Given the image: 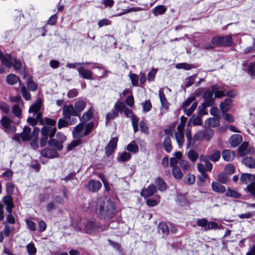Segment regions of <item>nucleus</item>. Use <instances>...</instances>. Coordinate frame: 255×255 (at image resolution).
Masks as SVG:
<instances>
[{"label":"nucleus","mask_w":255,"mask_h":255,"mask_svg":"<svg viewBox=\"0 0 255 255\" xmlns=\"http://www.w3.org/2000/svg\"><path fill=\"white\" fill-rule=\"evenodd\" d=\"M195 176L193 174H188L185 176V183L187 185H192L195 183Z\"/></svg>","instance_id":"de8ad7c7"},{"label":"nucleus","mask_w":255,"mask_h":255,"mask_svg":"<svg viewBox=\"0 0 255 255\" xmlns=\"http://www.w3.org/2000/svg\"><path fill=\"white\" fill-rule=\"evenodd\" d=\"M213 37L211 38L210 42L205 43L203 46V48L206 50H213L216 46L215 43L213 41Z\"/></svg>","instance_id":"4d7b16f0"},{"label":"nucleus","mask_w":255,"mask_h":255,"mask_svg":"<svg viewBox=\"0 0 255 255\" xmlns=\"http://www.w3.org/2000/svg\"><path fill=\"white\" fill-rule=\"evenodd\" d=\"M126 107L123 102H117L114 106V108L115 109V111H118V113L119 112H121L125 110Z\"/></svg>","instance_id":"bf43d9fd"},{"label":"nucleus","mask_w":255,"mask_h":255,"mask_svg":"<svg viewBox=\"0 0 255 255\" xmlns=\"http://www.w3.org/2000/svg\"><path fill=\"white\" fill-rule=\"evenodd\" d=\"M127 149L129 152L136 153L138 151V146L134 141H132L127 145Z\"/></svg>","instance_id":"ea45409f"},{"label":"nucleus","mask_w":255,"mask_h":255,"mask_svg":"<svg viewBox=\"0 0 255 255\" xmlns=\"http://www.w3.org/2000/svg\"><path fill=\"white\" fill-rule=\"evenodd\" d=\"M249 75L252 77H255V61L249 64L247 68Z\"/></svg>","instance_id":"8fccbe9b"},{"label":"nucleus","mask_w":255,"mask_h":255,"mask_svg":"<svg viewBox=\"0 0 255 255\" xmlns=\"http://www.w3.org/2000/svg\"><path fill=\"white\" fill-rule=\"evenodd\" d=\"M188 157L189 159L193 161H195L198 157V154L194 150L191 149L188 152Z\"/></svg>","instance_id":"09e8293b"},{"label":"nucleus","mask_w":255,"mask_h":255,"mask_svg":"<svg viewBox=\"0 0 255 255\" xmlns=\"http://www.w3.org/2000/svg\"><path fill=\"white\" fill-rule=\"evenodd\" d=\"M229 180L228 174L225 172H220L217 177L218 181L222 184H226Z\"/></svg>","instance_id":"4c0bfd02"},{"label":"nucleus","mask_w":255,"mask_h":255,"mask_svg":"<svg viewBox=\"0 0 255 255\" xmlns=\"http://www.w3.org/2000/svg\"><path fill=\"white\" fill-rule=\"evenodd\" d=\"M196 98L194 96L188 97L182 105L181 109L187 116H190L196 109L198 103L195 101Z\"/></svg>","instance_id":"f03ea898"},{"label":"nucleus","mask_w":255,"mask_h":255,"mask_svg":"<svg viewBox=\"0 0 255 255\" xmlns=\"http://www.w3.org/2000/svg\"><path fill=\"white\" fill-rule=\"evenodd\" d=\"M26 249L29 255H35L37 250L33 243H30L27 245Z\"/></svg>","instance_id":"a18cd8bd"},{"label":"nucleus","mask_w":255,"mask_h":255,"mask_svg":"<svg viewBox=\"0 0 255 255\" xmlns=\"http://www.w3.org/2000/svg\"><path fill=\"white\" fill-rule=\"evenodd\" d=\"M0 109L6 114H8L10 111L9 106L3 102H0Z\"/></svg>","instance_id":"338daca9"},{"label":"nucleus","mask_w":255,"mask_h":255,"mask_svg":"<svg viewBox=\"0 0 255 255\" xmlns=\"http://www.w3.org/2000/svg\"><path fill=\"white\" fill-rule=\"evenodd\" d=\"M225 196L228 197L240 199L241 198L242 195L237 191L232 189L230 188H228L225 193Z\"/></svg>","instance_id":"2f4dec72"},{"label":"nucleus","mask_w":255,"mask_h":255,"mask_svg":"<svg viewBox=\"0 0 255 255\" xmlns=\"http://www.w3.org/2000/svg\"><path fill=\"white\" fill-rule=\"evenodd\" d=\"M248 144L247 142H244L238 149V155L240 156H244L248 153L247 151Z\"/></svg>","instance_id":"f704fd0d"},{"label":"nucleus","mask_w":255,"mask_h":255,"mask_svg":"<svg viewBox=\"0 0 255 255\" xmlns=\"http://www.w3.org/2000/svg\"><path fill=\"white\" fill-rule=\"evenodd\" d=\"M86 105V103L85 101L81 100H78L74 104V108L75 109V111L77 112L79 117L80 116V113L82 112Z\"/></svg>","instance_id":"a878e982"},{"label":"nucleus","mask_w":255,"mask_h":255,"mask_svg":"<svg viewBox=\"0 0 255 255\" xmlns=\"http://www.w3.org/2000/svg\"><path fill=\"white\" fill-rule=\"evenodd\" d=\"M197 225L204 228V230L206 231L208 225V220L206 218L198 219L197 221Z\"/></svg>","instance_id":"5fc2aeb1"},{"label":"nucleus","mask_w":255,"mask_h":255,"mask_svg":"<svg viewBox=\"0 0 255 255\" xmlns=\"http://www.w3.org/2000/svg\"><path fill=\"white\" fill-rule=\"evenodd\" d=\"M7 82L10 85H14L19 81V78L15 74H10L7 76Z\"/></svg>","instance_id":"58836bf2"},{"label":"nucleus","mask_w":255,"mask_h":255,"mask_svg":"<svg viewBox=\"0 0 255 255\" xmlns=\"http://www.w3.org/2000/svg\"><path fill=\"white\" fill-rule=\"evenodd\" d=\"M213 41L217 47H229L233 45L231 35L215 36L213 37Z\"/></svg>","instance_id":"20e7f679"},{"label":"nucleus","mask_w":255,"mask_h":255,"mask_svg":"<svg viewBox=\"0 0 255 255\" xmlns=\"http://www.w3.org/2000/svg\"><path fill=\"white\" fill-rule=\"evenodd\" d=\"M118 138L117 137H113L105 147V154L109 156L114 152L117 146Z\"/></svg>","instance_id":"0eeeda50"},{"label":"nucleus","mask_w":255,"mask_h":255,"mask_svg":"<svg viewBox=\"0 0 255 255\" xmlns=\"http://www.w3.org/2000/svg\"><path fill=\"white\" fill-rule=\"evenodd\" d=\"M26 86L29 91L34 92L38 88V85L33 80V77L30 76L27 78Z\"/></svg>","instance_id":"bb28decb"},{"label":"nucleus","mask_w":255,"mask_h":255,"mask_svg":"<svg viewBox=\"0 0 255 255\" xmlns=\"http://www.w3.org/2000/svg\"><path fill=\"white\" fill-rule=\"evenodd\" d=\"M247 189L248 192H249L253 197L255 198V183L252 182L249 184L247 187Z\"/></svg>","instance_id":"0e129e2a"},{"label":"nucleus","mask_w":255,"mask_h":255,"mask_svg":"<svg viewBox=\"0 0 255 255\" xmlns=\"http://www.w3.org/2000/svg\"><path fill=\"white\" fill-rule=\"evenodd\" d=\"M0 60H1V64L8 67L10 68L12 65V57L11 55L6 54V55H3V54L0 57Z\"/></svg>","instance_id":"6ab92c4d"},{"label":"nucleus","mask_w":255,"mask_h":255,"mask_svg":"<svg viewBox=\"0 0 255 255\" xmlns=\"http://www.w3.org/2000/svg\"><path fill=\"white\" fill-rule=\"evenodd\" d=\"M159 97L162 107L165 109H168L169 108V103L165 97L164 92L161 89L159 90Z\"/></svg>","instance_id":"c85d7f7f"},{"label":"nucleus","mask_w":255,"mask_h":255,"mask_svg":"<svg viewBox=\"0 0 255 255\" xmlns=\"http://www.w3.org/2000/svg\"><path fill=\"white\" fill-rule=\"evenodd\" d=\"M108 242L109 243L110 245L119 253L121 254L122 253V249L118 243L115 242L110 240H108Z\"/></svg>","instance_id":"13d9d810"},{"label":"nucleus","mask_w":255,"mask_h":255,"mask_svg":"<svg viewBox=\"0 0 255 255\" xmlns=\"http://www.w3.org/2000/svg\"><path fill=\"white\" fill-rule=\"evenodd\" d=\"M142 107V111L144 113H147L149 112L152 108V104L150 100H146L141 104Z\"/></svg>","instance_id":"79ce46f5"},{"label":"nucleus","mask_w":255,"mask_h":255,"mask_svg":"<svg viewBox=\"0 0 255 255\" xmlns=\"http://www.w3.org/2000/svg\"><path fill=\"white\" fill-rule=\"evenodd\" d=\"M139 128L141 132L146 134H148L149 130L145 122L141 121L139 122Z\"/></svg>","instance_id":"052dcab7"},{"label":"nucleus","mask_w":255,"mask_h":255,"mask_svg":"<svg viewBox=\"0 0 255 255\" xmlns=\"http://www.w3.org/2000/svg\"><path fill=\"white\" fill-rule=\"evenodd\" d=\"M20 91H21L22 97L25 100L29 101L31 99V94L28 91L27 89L25 87V86L23 85L21 87Z\"/></svg>","instance_id":"37998d69"},{"label":"nucleus","mask_w":255,"mask_h":255,"mask_svg":"<svg viewBox=\"0 0 255 255\" xmlns=\"http://www.w3.org/2000/svg\"><path fill=\"white\" fill-rule=\"evenodd\" d=\"M212 190L218 193H224L226 192V187L218 182H213L211 184Z\"/></svg>","instance_id":"cd10ccee"},{"label":"nucleus","mask_w":255,"mask_h":255,"mask_svg":"<svg viewBox=\"0 0 255 255\" xmlns=\"http://www.w3.org/2000/svg\"><path fill=\"white\" fill-rule=\"evenodd\" d=\"M207 122L209 126L212 127H218L220 126L219 116L208 119Z\"/></svg>","instance_id":"c9c22d12"},{"label":"nucleus","mask_w":255,"mask_h":255,"mask_svg":"<svg viewBox=\"0 0 255 255\" xmlns=\"http://www.w3.org/2000/svg\"><path fill=\"white\" fill-rule=\"evenodd\" d=\"M254 178L253 174L250 173H243L241 176L240 180L243 183H247V182L252 181Z\"/></svg>","instance_id":"e433bc0d"},{"label":"nucleus","mask_w":255,"mask_h":255,"mask_svg":"<svg viewBox=\"0 0 255 255\" xmlns=\"http://www.w3.org/2000/svg\"><path fill=\"white\" fill-rule=\"evenodd\" d=\"M93 113L92 109H89L82 117H79L81 120L89 121L93 117Z\"/></svg>","instance_id":"864d4df0"},{"label":"nucleus","mask_w":255,"mask_h":255,"mask_svg":"<svg viewBox=\"0 0 255 255\" xmlns=\"http://www.w3.org/2000/svg\"><path fill=\"white\" fill-rule=\"evenodd\" d=\"M56 150L57 149L54 148L53 149L45 148L41 151L40 153L43 157L49 158H53L57 157L59 156V154Z\"/></svg>","instance_id":"9d476101"},{"label":"nucleus","mask_w":255,"mask_h":255,"mask_svg":"<svg viewBox=\"0 0 255 255\" xmlns=\"http://www.w3.org/2000/svg\"><path fill=\"white\" fill-rule=\"evenodd\" d=\"M190 122H192L194 126H199L202 124V119L199 117H195L193 116L190 119Z\"/></svg>","instance_id":"69168bd1"},{"label":"nucleus","mask_w":255,"mask_h":255,"mask_svg":"<svg viewBox=\"0 0 255 255\" xmlns=\"http://www.w3.org/2000/svg\"><path fill=\"white\" fill-rule=\"evenodd\" d=\"M119 115L118 111H113L111 112L108 113L106 117L107 123L109 122L112 119H113L117 117Z\"/></svg>","instance_id":"680f3d73"},{"label":"nucleus","mask_w":255,"mask_h":255,"mask_svg":"<svg viewBox=\"0 0 255 255\" xmlns=\"http://www.w3.org/2000/svg\"><path fill=\"white\" fill-rule=\"evenodd\" d=\"M62 115L66 120H71V116L79 117L72 105H65L62 109Z\"/></svg>","instance_id":"39448f33"},{"label":"nucleus","mask_w":255,"mask_h":255,"mask_svg":"<svg viewBox=\"0 0 255 255\" xmlns=\"http://www.w3.org/2000/svg\"><path fill=\"white\" fill-rule=\"evenodd\" d=\"M131 158V154L129 152H123L121 153L120 156L118 157V159L120 161H127Z\"/></svg>","instance_id":"c03bdc74"},{"label":"nucleus","mask_w":255,"mask_h":255,"mask_svg":"<svg viewBox=\"0 0 255 255\" xmlns=\"http://www.w3.org/2000/svg\"><path fill=\"white\" fill-rule=\"evenodd\" d=\"M94 127V123L90 122L88 123L85 126V131L83 132L84 137L88 135L92 131Z\"/></svg>","instance_id":"603ef678"},{"label":"nucleus","mask_w":255,"mask_h":255,"mask_svg":"<svg viewBox=\"0 0 255 255\" xmlns=\"http://www.w3.org/2000/svg\"><path fill=\"white\" fill-rule=\"evenodd\" d=\"M155 183L157 187V189L161 191H164L167 189V185L164 180L160 177L156 178Z\"/></svg>","instance_id":"393cba45"},{"label":"nucleus","mask_w":255,"mask_h":255,"mask_svg":"<svg viewBox=\"0 0 255 255\" xmlns=\"http://www.w3.org/2000/svg\"><path fill=\"white\" fill-rule=\"evenodd\" d=\"M242 141V136L239 134L233 135L230 140V143L232 147H237Z\"/></svg>","instance_id":"b1692460"},{"label":"nucleus","mask_w":255,"mask_h":255,"mask_svg":"<svg viewBox=\"0 0 255 255\" xmlns=\"http://www.w3.org/2000/svg\"><path fill=\"white\" fill-rule=\"evenodd\" d=\"M13 62L12 66L16 71L20 70L22 67V63L19 59L14 58L12 61Z\"/></svg>","instance_id":"3c124183"},{"label":"nucleus","mask_w":255,"mask_h":255,"mask_svg":"<svg viewBox=\"0 0 255 255\" xmlns=\"http://www.w3.org/2000/svg\"><path fill=\"white\" fill-rule=\"evenodd\" d=\"M163 147L165 151L167 153H170L172 149V146L171 144V140L169 136L165 137L163 142Z\"/></svg>","instance_id":"7c9ffc66"},{"label":"nucleus","mask_w":255,"mask_h":255,"mask_svg":"<svg viewBox=\"0 0 255 255\" xmlns=\"http://www.w3.org/2000/svg\"><path fill=\"white\" fill-rule=\"evenodd\" d=\"M232 100L229 98L225 99L224 102L220 104V108L223 114L228 112L232 107Z\"/></svg>","instance_id":"aec40b11"},{"label":"nucleus","mask_w":255,"mask_h":255,"mask_svg":"<svg viewBox=\"0 0 255 255\" xmlns=\"http://www.w3.org/2000/svg\"><path fill=\"white\" fill-rule=\"evenodd\" d=\"M42 102V100L40 98H37L36 102L30 107L29 112L36 114L38 112H39L41 109Z\"/></svg>","instance_id":"4be33fe9"},{"label":"nucleus","mask_w":255,"mask_h":255,"mask_svg":"<svg viewBox=\"0 0 255 255\" xmlns=\"http://www.w3.org/2000/svg\"><path fill=\"white\" fill-rule=\"evenodd\" d=\"M156 192V187L154 185L151 184L141 191V195L144 198H147L152 196Z\"/></svg>","instance_id":"f3484780"},{"label":"nucleus","mask_w":255,"mask_h":255,"mask_svg":"<svg viewBox=\"0 0 255 255\" xmlns=\"http://www.w3.org/2000/svg\"><path fill=\"white\" fill-rule=\"evenodd\" d=\"M167 8L164 5H159L152 9V12L155 16H158L164 14Z\"/></svg>","instance_id":"72a5a7b5"},{"label":"nucleus","mask_w":255,"mask_h":255,"mask_svg":"<svg viewBox=\"0 0 255 255\" xmlns=\"http://www.w3.org/2000/svg\"><path fill=\"white\" fill-rule=\"evenodd\" d=\"M102 183L99 181L90 179L86 186V188L92 192H98L102 187Z\"/></svg>","instance_id":"1a4fd4ad"},{"label":"nucleus","mask_w":255,"mask_h":255,"mask_svg":"<svg viewBox=\"0 0 255 255\" xmlns=\"http://www.w3.org/2000/svg\"><path fill=\"white\" fill-rule=\"evenodd\" d=\"M76 122L74 121V119L69 120L65 119H59L57 123L58 128L61 129L63 128H66L68 127L69 125L74 124Z\"/></svg>","instance_id":"5701e85b"},{"label":"nucleus","mask_w":255,"mask_h":255,"mask_svg":"<svg viewBox=\"0 0 255 255\" xmlns=\"http://www.w3.org/2000/svg\"><path fill=\"white\" fill-rule=\"evenodd\" d=\"M172 174L173 176L178 179H181L183 176V174L181 172L180 168L178 167H173L172 170Z\"/></svg>","instance_id":"49530a36"},{"label":"nucleus","mask_w":255,"mask_h":255,"mask_svg":"<svg viewBox=\"0 0 255 255\" xmlns=\"http://www.w3.org/2000/svg\"><path fill=\"white\" fill-rule=\"evenodd\" d=\"M169 228L166 223L162 222L158 226V232L162 234V238L166 239L169 234Z\"/></svg>","instance_id":"dca6fc26"},{"label":"nucleus","mask_w":255,"mask_h":255,"mask_svg":"<svg viewBox=\"0 0 255 255\" xmlns=\"http://www.w3.org/2000/svg\"><path fill=\"white\" fill-rule=\"evenodd\" d=\"M66 140V136L61 132L58 131L56 134V138L50 139L48 140V144L50 147L61 151L63 148V143Z\"/></svg>","instance_id":"7ed1b4c3"},{"label":"nucleus","mask_w":255,"mask_h":255,"mask_svg":"<svg viewBox=\"0 0 255 255\" xmlns=\"http://www.w3.org/2000/svg\"><path fill=\"white\" fill-rule=\"evenodd\" d=\"M243 163L251 169H255V160L252 157H246L243 159Z\"/></svg>","instance_id":"473e14b6"},{"label":"nucleus","mask_w":255,"mask_h":255,"mask_svg":"<svg viewBox=\"0 0 255 255\" xmlns=\"http://www.w3.org/2000/svg\"><path fill=\"white\" fill-rule=\"evenodd\" d=\"M89 208L91 211H95L99 216L104 219L112 218L116 212L115 205L112 202H108L105 205L102 199H97L89 204Z\"/></svg>","instance_id":"f257e3e1"},{"label":"nucleus","mask_w":255,"mask_h":255,"mask_svg":"<svg viewBox=\"0 0 255 255\" xmlns=\"http://www.w3.org/2000/svg\"><path fill=\"white\" fill-rule=\"evenodd\" d=\"M84 128L83 123L78 124L72 131L73 138L78 139L84 137L83 130Z\"/></svg>","instance_id":"4468645a"},{"label":"nucleus","mask_w":255,"mask_h":255,"mask_svg":"<svg viewBox=\"0 0 255 255\" xmlns=\"http://www.w3.org/2000/svg\"><path fill=\"white\" fill-rule=\"evenodd\" d=\"M99 224L94 220L88 221L85 226V230L87 234H91L99 227Z\"/></svg>","instance_id":"ddd939ff"},{"label":"nucleus","mask_w":255,"mask_h":255,"mask_svg":"<svg viewBox=\"0 0 255 255\" xmlns=\"http://www.w3.org/2000/svg\"><path fill=\"white\" fill-rule=\"evenodd\" d=\"M77 70L80 77L86 80H92L93 78V72L88 69L83 68L82 67H79L77 68Z\"/></svg>","instance_id":"f8f14e48"},{"label":"nucleus","mask_w":255,"mask_h":255,"mask_svg":"<svg viewBox=\"0 0 255 255\" xmlns=\"http://www.w3.org/2000/svg\"><path fill=\"white\" fill-rule=\"evenodd\" d=\"M57 208V205L54 201L48 202L46 206V211L51 213Z\"/></svg>","instance_id":"6e6d98bb"},{"label":"nucleus","mask_w":255,"mask_h":255,"mask_svg":"<svg viewBox=\"0 0 255 255\" xmlns=\"http://www.w3.org/2000/svg\"><path fill=\"white\" fill-rule=\"evenodd\" d=\"M221 157L220 151L218 150H216L212 155L208 156V159H209L213 162L218 161Z\"/></svg>","instance_id":"a19ab883"},{"label":"nucleus","mask_w":255,"mask_h":255,"mask_svg":"<svg viewBox=\"0 0 255 255\" xmlns=\"http://www.w3.org/2000/svg\"><path fill=\"white\" fill-rule=\"evenodd\" d=\"M0 124L5 132H15L16 128L15 126L12 125L11 121L7 117L3 116L0 120Z\"/></svg>","instance_id":"423d86ee"},{"label":"nucleus","mask_w":255,"mask_h":255,"mask_svg":"<svg viewBox=\"0 0 255 255\" xmlns=\"http://www.w3.org/2000/svg\"><path fill=\"white\" fill-rule=\"evenodd\" d=\"M183 128L180 125H178L177 127V131L175 133L176 140L179 147H181L184 141Z\"/></svg>","instance_id":"2eb2a0df"},{"label":"nucleus","mask_w":255,"mask_h":255,"mask_svg":"<svg viewBox=\"0 0 255 255\" xmlns=\"http://www.w3.org/2000/svg\"><path fill=\"white\" fill-rule=\"evenodd\" d=\"M204 132L205 139L207 140H209L210 139H211L214 134L213 130L210 128L206 129L205 131H204Z\"/></svg>","instance_id":"774afa93"},{"label":"nucleus","mask_w":255,"mask_h":255,"mask_svg":"<svg viewBox=\"0 0 255 255\" xmlns=\"http://www.w3.org/2000/svg\"><path fill=\"white\" fill-rule=\"evenodd\" d=\"M21 134L22 135V140L23 141H29L32 138V136L31 134V128L25 126Z\"/></svg>","instance_id":"412c9836"},{"label":"nucleus","mask_w":255,"mask_h":255,"mask_svg":"<svg viewBox=\"0 0 255 255\" xmlns=\"http://www.w3.org/2000/svg\"><path fill=\"white\" fill-rule=\"evenodd\" d=\"M56 128L50 126H43L41 129V134L42 136H46L52 139L56 132Z\"/></svg>","instance_id":"6e6552de"},{"label":"nucleus","mask_w":255,"mask_h":255,"mask_svg":"<svg viewBox=\"0 0 255 255\" xmlns=\"http://www.w3.org/2000/svg\"><path fill=\"white\" fill-rule=\"evenodd\" d=\"M212 92V91L208 89L204 92L203 96L204 101L203 103L207 105V106L211 107L213 106L215 104V98H213V94Z\"/></svg>","instance_id":"9b49d317"},{"label":"nucleus","mask_w":255,"mask_h":255,"mask_svg":"<svg viewBox=\"0 0 255 255\" xmlns=\"http://www.w3.org/2000/svg\"><path fill=\"white\" fill-rule=\"evenodd\" d=\"M2 201L6 205V210L8 213H12V210L13 208V203L11 195L8 194L7 196L3 197Z\"/></svg>","instance_id":"a211bd4d"},{"label":"nucleus","mask_w":255,"mask_h":255,"mask_svg":"<svg viewBox=\"0 0 255 255\" xmlns=\"http://www.w3.org/2000/svg\"><path fill=\"white\" fill-rule=\"evenodd\" d=\"M210 106H207L206 104L203 103L202 105L198 107V111L199 115H204L207 114V113L206 111V109L207 107H209Z\"/></svg>","instance_id":"e2e57ef3"},{"label":"nucleus","mask_w":255,"mask_h":255,"mask_svg":"<svg viewBox=\"0 0 255 255\" xmlns=\"http://www.w3.org/2000/svg\"><path fill=\"white\" fill-rule=\"evenodd\" d=\"M222 157L225 161H232L234 158V152L229 149H225L222 151Z\"/></svg>","instance_id":"c756f323"}]
</instances>
